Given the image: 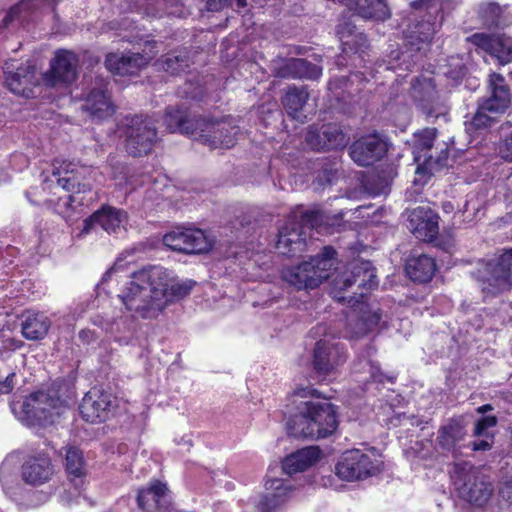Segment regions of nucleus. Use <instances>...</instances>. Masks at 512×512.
Returning a JSON list of instances; mask_svg holds the SVG:
<instances>
[{"instance_id": "f257e3e1", "label": "nucleus", "mask_w": 512, "mask_h": 512, "mask_svg": "<svg viewBox=\"0 0 512 512\" xmlns=\"http://www.w3.org/2000/svg\"><path fill=\"white\" fill-rule=\"evenodd\" d=\"M320 394L311 387L294 391L291 402L295 412L287 420L286 429L295 438L321 439L332 435L337 427V414L333 404L319 400Z\"/></svg>"}, {"instance_id": "f03ea898", "label": "nucleus", "mask_w": 512, "mask_h": 512, "mask_svg": "<svg viewBox=\"0 0 512 512\" xmlns=\"http://www.w3.org/2000/svg\"><path fill=\"white\" fill-rule=\"evenodd\" d=\"M410 7L414 12V20L405 31V45L407 50L391 51L386 69H396L393 61L401 58L415 57V63L429 49L436 32L440 29L443 20V4L441 0H413ZM405 61V59H403Z\"/></svg>"}, {"instance_id": "7ed1b4c3", "label": "nucleus", "mask_w": 512, "mask_h": 512, "mask_svg": "<svg viewBox=\"0 0 512 512\" xmlns=\"http://www.w3.org/2000/svg\"><path fill=\"white\" fill-rule=\"evenodd\" d=\"M162 275L164 272L156 266L145 267L131 275L119 298L134 317L153 319L165 309L164 294L156 285L163 280Z\"/></svg>"}, {"instance_id": "20e7f679", "label": "nucleus", "mask_w": 512, "mask_h": 512, "mask_svg": "<svg viewBox=\"0 0 512 512\" xmlns=\"http://www.w3.org/2000/svg\"><path fill=\"white\" fill-rule=\"evenodd\" d=\"M13 412L19 421L29 427L53 424L67 409L66 402L55 389L39 390L29 394Z\"/></svg>"}, {"instance_id": "39448f33", "label": "nucleus", "mask_w": 512, "mask_h": 512, "mask_svg": "<svg viewBox=\"0 0 512 512\" xmlns=\"http://www.w3.org/2000/svg\"><path fill=\"white\" fill-rule=\"evenodd\" d=\"M349 274L335 280L333 291L337 301L350 307L362 303L366 294L378 286L375 268L368 260L357 259L349 264Z\"/></svg>"}, {"instance_id": "423d86ee", "label": "nucleus", "mask_w": 512, "mask_h": 512, "mask_svg": "<svg viewBox=\"0 0 512 512\" xmlns=\"http://www.w3.org/2000/svg\"><path fill=\"white\" fill-rule=\"evenodd\" d=\"M335 254L336 251L332 247L325 246L321 254L283 270L282 277L297 290L315 289L330 277L335 265Z\"/></svg>"}, {"instance_id": "0eeeda50", "label": "nucleus", "mask_w": 512, "mask_h": 512, "mask_svg": "<svg viewBox=\"0 0 512 512\" xmlns=\"http://www.w3.org/2000/svg\"><path fill=\"white\" fill-rule=\"evenodd\" d=\"M322 216L317 210L292 213L279 228L276 249L280 254L293 257L305 250L307 232L320 225Z\"/></svg>"}, {"instance_id": "6e6552de", "label": "nucleus", "mask_w": 512, "mask_h": 512, "mask_svg": "<svg viewBox=\"0 0 512 512\" xmlns=\"http://www.w3.org/2000/svg\"><path fill=\"white\" fill-rule=\"evenodd\" d=\"M512 248L489 261H482L472 276L485 297H494L512 288Z\"/></svg>"}, {"instance_id": "1a4fd4ad", "label": "nucleus", "mask_w": 512, "mask_h": 512, "mask_svg": "<svg viewBox=\"0 0 512 512\" xmlns=\"http://www.w3.org/2000/svg\"><path fill=\"white\" fill-rule=\"evenodd\" d=\"M451 479L459 496L475 505H484L492 495V483L468 462L456 464Z\"/></svg>"}, {"instance_id": "9d476101", "label": "nucleus", "mask_w": 512, "mask_h": 512, "mask_svg": "<svg viewBox=\"0 0 512 512\" xmlns=\"http://www.w3.org/2000/svg\"><path fill=\"white\" fill-rule=\"evenodd\" d=\"M381 465L382 461L375 448L367 452L352 449L342 454L335 470L342 480L355 481L376 475Z\"/></svg>"}, {"instance_id": "9b49d317", "label": "nucleus", "mask_w": 512, "mask_h": 512, "mask_svg": "<svg viewBox=\"0 0 512 512\" xmlns=\"http://www.w3.org/2000/svg\"><path fill=\"white\" fill-rule=\"evenodd\" d=\"M123 133L126 151L133 157L147 155L157 141L155 124L148 116L135 115L126 118Z\"/></svg>"}, {"instance_id": "f8f14e48", "label": "nucleus", "mask_w": 512, "mask_h": 512, "mask_svg": "<svg viewBox=\"0 0 512 512\" xmlns=\"http://www.w3.org/2000/svg\"><path fill=\"white\" fill-rule=\"evenodd\" d=\"M197 127L195 140L211 149L233 147L240 133L239 126L231 116L221 120H209L201 117Z\"/></svg>"}, {"instance_id": "ddd939ff", "label": "nucleus", "mask_w": 512, "mask_h": 512, "mask_svg": "<svg viewBox=\"0 0 512 512\" xmlns=\"http://www.w3.org/2000/svg\"><path fill=\"white\" fill-rule=\"evenodd\" d=\"M163 244L173 251L186 254L204 253L211 247L202 230L184 227H177L166 233Z\"/></svg>"}, {"instance_id": "4468645a", "label": "nucleus", "mask_w": 512, "mask_h": 512, "mask_svg": "<svg viewBox=\"0 0 512 512\" xmlns=\"http://www.w3.org/2000/svg\"><path fill=\"white\" fill-rule=\"evenodd\" d=\"M347 360L343 345L328 339L319 340L313 352V368L318 377L334 374L336 369Z\"/></svg>"}, {"instance_id": "2eb2a0df", "label": "nucleus", "mask_w": 512, "mask_h": 512, "mask_svg": "<svg viewBox=\"0 0 512 512\" xmlns=\"http://www.w3.org/2000/svg\"><path fill=\"white\" fill-rule=\"evenodd\" d=\"M349 138L342 128L333 123L311 125L305 135L307 146L315 151H329L343 149Z\"/></svg>"}, {"instance_id": "dca6fc26", "label": "nucleus", "mask_w": 512, "mask_h": 512, "mask_svg": "<svg viewBox=\"0 0 512 512\" xmlns=\"http://www.w3.org/2000/svg\"><path fill=\"white\" fill-rule=\"evenodd\" d=\"M78 58L75 53L67 50H59L50 62V69L44 74L47 85L71 84L78 75Z\"/></svg>"}, {"instance_id": "f3484780", "label": "nucleus", "mask_w": 512, "mask_h": 512, "mask_svg": "<svg viewBox=\"0 0 512 512\" xmlns=\"http://www.w3.org/2000/svg\"><path fill=\"white\" fill-rule=\"evenodd\" d=\"M387 143L377 134L362 136L349 148L351 159L359 166H369L387 153Z\"/></svg>"}, {"instance_id": "a211bd4d", "label": "nucleus", "mask_w": 512, "mask_h": 512, "mask_svg": "<svg viewBox=\"0 0 512 512\" xmlns=\"http://www.w3.org/2000/svg\"><path fill=\"white\" fill-rule=\"evenodd\" d=\"M469 41L482 49L498 63L506 65L512 62V38L505 35L475 33L469 37Z\"/></svg>"}, {"instance_id": "6ab92c4d", "label": "nucleus", "mask_w": 512, "mask_h": 512, "mask_svg": "<svg viewBox=\"0 0 512 512\" xmlns=\"http://www.w3.org/2000/svg\"><path fill=\"white\" fill-rule=\"evenodd\" d=\"M111 409V394L97 389H93L86 393L79 406L82 418L91 423L107 420L111 413Z\"/></svg>"}, {"instance_id": "aec40b11", "label": "nucleus", "mask_w": 512, "mask_h": 512, "mask_svg": "<svg viewBox=\"0 0 512 512\" xmlns=\"http://www.w3.org/2000/svg\"><path fill=\"white\" fill-rule=\"evenodd\" d=\"M489 96L481 101L484 109L492 114H502L510 106L512 96L511 90L503 75L491 73L488 79Z\"/></svg>"}, {"instance_id": "412c9836", "label": "nucleus", "mask_w": 512, "mask_h": 512, "mask_svg": "<svg viewBox=\"0 0 512 512\" xmlns=\"http://www.w3.org/2000/svg\"><path fill=\"white\" fill-rule=\"evenodd\" d=\"M376 349L372 344H368L365 350L358 355L357 361L354 363V373L360 375L359 382L370 383H394L396 377L394 375L384 374L378 364L372 359Z\"/></svg>"}, {"instance_id": "4be33fe9", "label": "nucleus", "mask_w": 512, "mask_h": 512, "mask_svg": "<svg viewBox=\"0 0 512 512\" xmlns=\"http://www.w3.org/2000/svg\"><path fill=\"white\" fill-rule=\"evenodd\" d=\"M137 503L144 512H168L170 497L166 484L156 480L146 488L140 489Z\"/></svg>"}, {"instance_id": "5701e85b", "label": "nucleus", "mask_w": 512, "mask_h": 512, "mask_svg": "<svg viewBox=\"0 0 512 512\" xmlns=\"http://www.w3.org/2000/svg\"><path fill=\"white\" fill-rule=\"evenodd\" d=\"M126 222L127 214L125 211L111 206H103L85 219L83 232L88 233L95 225H99L108 233H117L121 228H124Z\"/></svg>"}, {"instance_id": "b1692460", "label": "nucleus", "mask_w": 512, "mask_h": 512, "mask_svg": "<svg viewBox=\"0 0 512 512\" xmlns=\"http://www.w3.org/2000/svg\"><path fill=\"white\" fill-rule=\"evenodd\" d=\"M149 58L141 53H110L106 56L105 65L114 74L136 75L148 64Z\"/></svg>"}, {"instance_id": "393cba45", "label": "nucleus", "mask_w": 512, "mask_h": 512, "mask_svg": "<svg viewBox=\"0 0 512 512\" xmlns=\"http://www.w3.org/2000/svg\"><path fill=\"white\" fill-rule=\"evenodd\" d=\"M292 492V486L288 481L277 478L268 479L265 483V493L258 503V509L261 512H270L285 503Z\"/></svg>"}, {"instance_id": "a878e982", "label": "nucleus", "mask_w": 512, "mask_h": 512, "mask_svg": "<svg viewBox=\"0 0 512 512\" xmlns=\"http://www.w3.org/2000/svg\"><path fill=\"white\" fill-rule=\"evenodd\" d=\"M66 470L69 475L74 476L72 479L73 482V491H65L63 496V501L67 504L73 502V498H75V502H79V498L81 497V486L84 484V460L82 452L77 447H69L66 451Z\"/></svg>"}, {"instance_id": "bb28decb", "label": "nucleus", "mask_w": 512, "mask_h": 512, "mask_svg": "<svg viewBox=\"0 0 512 512\" xmlns=\"http://www.w3.org/2000/svg\"><path fill=\"white\" fill-rule=\"evenodd\" d=\"M409 228L416 238L432 241L439 232L438 216L431 210L414 209L409 217Z\"/></svg>"}, {"instance_id": "cd10ccee", "label": "nucleus", "mask_w": 512, "mask_h": 512, "mask_svg": "<svg viewBox=\"0 0 512 512\" xmlns=\"http://www.w3.org/2000/svg\"><path fill=\"white\" fill-rule=\"evenodd\" d=\"M19 320L22 336L30 341L44 339L52 324L45 313L34 310L24 311Z\"/></svg>"}, {"instance_id": "c85d7f7f", "label": "nucleus", "mask_w": 512, "mask_h": 512, "mask_svg": "<svg viewBox=\"0 0 512 512\" xmlns=\"http://www.w3.org/2000/svg\"><path fill=\"white\" fill-rule=\"evenodd\" d=\"M53 475L50 459L45 454L29 457L22 465V479L33 486L48 482Z\"/></svg>"}, {"instance_id": "c756f323", "label": "nucleus", "mask_w": 512, "mask_h": 512, "mask_svg": "<svg viewBox=\"0 0 512 512\" xmlns=\"http://www.w3.org/2000/svg\"><path fill=\"white\" fill-rule=\"evenodd\" d=\"M411 95L427 116L434 115L438 105V92L432 79L415 78L411 84Z\"/></svg>"}, {"instance_id": "7c9ffc66", "label": "nucleus", "mask_w": 512, "mask_h": 512, "mask_svg": "<svg viewBox=\"0 0 512 512\" xmlns=\"http://www.w3.org/2000/svg\"><path fill=\"white\" fill-rule=\"evenodd\" d=\"M83 107L97 120L105 119L113 114L114 108L110 96L107 94V83L105 81L101 80L98 86L89 92Z\"/></svg>"}, {"instance_id": "2f4dec72", "label": "nucleus", "mask_w": 512, "mask_h": 512, "mask_svg": "<svg viewBox=\"0 0 512 512\" xmlns=\"http://www.w3.org/2000/svg\"><path fill=\"white\" fill-rule=\"evenodd\" d=\"M160 268L162 272H164L163 280L161 283L156 282L159 290L164 294L163 300L165 302V307L176 300L182 299L187 296L195 282L192 280H179L173 276V273L168 269L162 266H156Z\"/></svg>"}, {"instance_id": "473e14b6", "label": "nucleus", "mask_w": 512, "mask_h": 512, "mask_svg": "<svg viewBox=\"0 0 512 512\" xmlns=\"http://www.w3.org/2000/svg\"><path fill=\"white\" fill-rule=\"evenodd\" d=\"M277 75L282 78L317 80L322 75V67L306 59L291 58L278 68Z\"/></svg>"}, {"instance_id": "72a5a7b5", "label": "nucleus", "mask_w": 512, "mask_h": 512, "mask_svg": "<svg viewBox=\"0 0 512 512\" xmlns=\"http://www.w3.org/2000/svg\"><path fill=\"white\" fill-rule=\"evenodd\" d=\"M14 68L13 62L5 64V83L12 93L27 96L26 90L34 78L35 68L31 65H25L19 66L16 71H13Z\"/></svg>"}, {"instance_id": "f704fd0d", "label": "nucleus", "mask_w": 512, "mask_h": 512, "mask_svg": "<svg viewBox=\"0 0 512 512\" xmlns=\"http://www.w3.org/2000/svg\"><path fill=\"white\" fill-rule=\"evenodd\" d=\"M337 35L344 53H362L368 48V40L363 32L357 31L355 25L345 20L337 25Z\"/></svg>"}, {"instance_id": "c9c22d12", "label": "nucleus", "mask_w": 512, "mask_h": 512, "mask_svg": "<svg viewBox=\"0 0 512 512\" xmlns=\"http://www.w3.org/2000/svg\"><path fill=\"white\" fill-rule=\"evenodd\" d=\"M465 436L464 426L459 421L451 419L439 428L436 443L443 452L454 453L461 447V442L465 439Z\"/></svg>"}, {"instance_id": "e433bc0d", "label": "nucleus", "mask_w": 512, "mask_h": 512, "mask_svg": "<svg viewBox=\"0 0 512 512\" xmlns=\"http://www.w3.org/2000/svg\"><path fill=\"white\" fill-rule=\"evenodd\" d=\"M200 119V116H190L179 109H168L164 121L171 132H180L195 140Z\"/></svg>"}, {"instance_id": "4c0bfd02", "label": "nucleus", "mask_w": 512, "mask_h": 512, "mask_svg": "<svg viewBox=\"0 0 512 512\" xmlns=\"http://www.w3.org/2000/svg\"><path fill=\"white\" fill-rule=\"evenodd\" d=\"M320 458L318 447H306L288 455L282 462V470L288 475L303 472Z\"/></svg>"}, {"instance_id": "58836bf2", "label": "nucleus", "mask_w": 512, "mask_h": 512, "mask_svg": "<svg viewBox=\"0 0 512 512\" xmlns=\"http://www.w3.org/2000/svg\"><path fill=\"white\" fill-rule=\"evenodd\" d=\"M405 270L411 280L426 283L432 279L436 263L434 258L426 254L412 255L406 263Z\"/></svg>"}, {"instance_id": "ea45409f", "label": "nucleus", "mask_w": 512, "mask_h": 512, "mask_svg": "<svg viewBox=\"0 0 512 512\" xmlns=\"http://www.w3.org/2000/svg\"><path fill=\"white\" fill-rule=\"evenodd\" d=\"M309 98L307 87L301 86L289 87L285 96L282 99L283 106L293 119L299 122H305L306 116L302 114V109Z\"/></svg>"}, {"instance_id": "a19ab883", "label": "nucleus", "mask_w": 512, "mask_h": 512, "mask_svg": "<svg viewBox=\"0 0 512 512\" xmlns=\"http://www.w3.org/2000/svg\"><path fill=\"white\" fill-rule=\"evenodd\" d=\"M0 483L5 495L17 504L20 511L25 510L26 506L19 497L22 496L23 489L17 483L16 474L8 459H5L0 466Z\"/></svg>"}, {"instance_id": "79ce46f5", "label": "nucleus", "mask_w": 512, "mask_h": 512, "mask_svg": "<svg viewBox=\"0 0 512 512\" xmlns=\"http://www.w3.org/2000/svg\"><path fill=\"white\" fill-rule=\"evenodd\" d=\"M508 6H500L496 2L484 1L478 6V16L482 24L488 28H500L508 25Z\"/></svg>"}, {"instance_id": "37998d69", "label": "nucleus", "mask_w": 512, "mask_h": 512, "mask_svg": "<svg viewBox=\"0 0 512 512\" xmlns=\"http://www.w3.org/2000/svg\"><path fill=\"white\" fill-rule=\"evenodd\" d=\"M156 65L170 74L183 72L190 65L188 52L185 49L169 52L158 59Z\"/></svg>"}, {"instance_id": "c03bdc74", "label": "nucleus", "mask_w": 512, "mask_h": 512, "mask_svg": "<svg viewBox=\"0 0 512 512\" xmlns=\"http://www.w3.org/2000/svg\"><path fill=\"white\" fill-rule=\"evenodd\" d=\"M382 314L376 310H363L354 322L349 323L352 337L359 338L373 331L380 323Z\"/></svg>"}, {"instance_id": "a18cd8bd", "label": "nucleus", "mask_w": 512, "mask_h": 512, "mask_svg": "<svg viewBox=\"0 0 512 512\" xmlns=\"http://www.w3.org/2000/svg\"><path fill=\"white\" fill-rule=\"evenodd\" d=\"M136 323L132 318L120 317L112 323H108L104 329L114 336L116 342L121 345L131 344L134 337Z\"/></svg>"}, {"instance_id": "49530a36", "label": "nucleus", "mask_w": 512, "mask_h": 512, "mask_svg": "<svg viewBox=\"0 0 512 512\" xmlns=\"http://www.w3.org/2000/svg\"><path fill=\"white\" fill-rule=\"evenodd\" d=\"M53 166L51 175L46 176L44 182L56 183L57 186L66 191L80 192L81 185L73 171L62 169V167L58 168L55 165Z\"/></svg>"}, {"instance_id": "de8ad7c7", "label": "nucleus", "mask_w": 512, "mask_h": 512, "mask_svg": "<svg viewBox=\"0 0 512 512\" xmlns=\"http://www.w3.org/2000/svg\"><path fill=\"white\" fill-rule=\"evenodd\" d=\"M497 114H492L488 109H484V104L478 103L476 113L473 115L469 126L475 130L485 129L493 124Z\"/></svg>"}, {"instance_id": "09e8293b", "label": "nucleus", "mask_w": 512, "mask_h": 512, "mask_svg": "<svg viewBox=\"0 0 512 512\" xmlns=\"http://www.w3.org/2000/svg\"><path fill=\"white\" fill-rule=\"evenodd\" d=\"M436 137V131L433 128H426L414 133V146L420 151H430Z\"/></svg>"}, {"instance_id": "8fccbe9b", "label": "nucleus", "mask_w": 512, "mask_h": 512, "mask_svg": "<svg viewBox=\"0 0 512 512\" xmlns=\"http://www.w3.org/2000/svg\"><path fill=\"white\" fill-rule=\"evenodd\" d=\"M497 423L498 419L496 416H481L475 422L473 436H494L490 430L494 428Z\"/></svg>"}, {"instance_id": "3c124183", "label": "nucleus", "mask_w": 512, "mask_h": 512, "mask_svg": "<svg viewBox=\"0 0 512 512\" xmlns=\"http://www.w3.org/2000/svg\"><path fill=\"white\" fill-rule=\"evenodd\" d=\"M23 9L20 5H15L10 8V10L6 13L2 20V24L0 25V30L2 29H13L19 26L22 23Z\"/></svg>"}, {"instance_id": "603ef678", "label": "nucleus", "mask_w": 512, "mask_h": 512, "mask_svg": "<svg viewBox=\"0 0 512 512\" xmlns=\"http://www.w3.org/2000/svg\"><path fill=\"white\" fill-rule=\"evenodd\" d=\"M477 438L471 443L474 451H487L492 448L494 436H478Z\"/></svg>"}, {"instance_id": "864d4df0", "label": "nucleus", "mask_w": 512, "mask_h": 512, "mask_svg": "<svg viewBox=\"0 0 512 512\" xmlns=\"http://www.w3.org/2000/svg\"><path fill=\"white\" fill-rule=\"evenodd\" d=\"M15 373L9 372L3 381H0V397L4 394H9L15 386Z\"/></svg>"}, {"instance_id": "5fc2aeb1", "label": "nucleus", "mask_w": 512, "mask_h": 512, "mask_svg": "<svg viewBox=\"0 0 512 512\" xmlns=\"http://www.w3.org/2000/svg\"><path fill=\"white\" fill-rule=\"evenodd\" d=\"M430 177V174L427 172L426 168L422 166H418L416 169V177L413 181L414 185L423 186L426 184Z\"/></svg>"}, {"instance_id": "6e6d98bb", "label": "nucleus", "mask_w": 512, "mask_h": 512, "mask_svg": "<svg viewBox=\"0 0 512 512\" xmlns=\"http://www.w3.org/2000/svg\"><path fill=\"white\" fill-rule=\"evenodd\" d=\"M79 339L83 344H90L97 339V334L90 329H82L79 332Z\"/></svg>"}, {"instance_id": "4d7b16f0", "label": "nucleus", "mask_w": 512, "mask_h": 512, "mask_svg": "<svg viewBox=\"0 0 512 512\" xmlns=\"http://www.w3.org/2000/svg\"><path fill=\"white\" fill-rule=\"evenodd\" d=\"M335 173H336V169L335 168H333V167H330L329 169L325 168L323 170L322 174H320L318 176V179L321 182H326V183L330 184L333 181Z\"/></svg>"}, {"instance_id": "13d9d810", "label": "nucleus", "mask_w": 512, "mask_h": 512, "mask_svg": "<svg viewBox=\"0 0 512 512\" xmlns=\"http://www.w3.org/2000/svg\"><path fill=\"white\" fill-rule=\"evenodd\" d=\"M227 0H207V7L210 11H217L221 9L223 3Z\"/></svg>"}, {"instance_id": "bf43d9fd", "label": "nucleus", "mask_w": 512, "mask_h": 512, "mask_svg": "<svg viewBox=\"0 0 512 512\" xmlns=\"http://www.w3.org/2000/svg\"><path fill=\"white\" fill-rule=\"evenodd\" d=\"M491 410H493V407L490 404H484L476 409L477 413L481 414L482 416H485V414Z\"/></svg>"}, {"instance_id": "052dcab7", "label": "nucleus", "mask_w": 512, "mask_h": 512, "mask_svg": "<svg viewBox=\"0 0 512 512\" xmlns=\"http://www.w3.org/2000/svg\"><path fill=\"white\" fill-rule=\"evenodd\" d=\"M116 269H117L116 267H112L111 269L106 271V273L103 276V281H106L108 279V277H110L112 275V273H114L116 271Z\"/></svg>"}, {"instance_id": "680f3d73", "label": "nucleus", "mask_w": 512, "mask_h": 512, "mask_svg": "<svg viewBox=\"0 0 512 512\" xmlns=\"http://www.w3.org/2000/svg\"><path fill=\"white\" fill-rule=\"evenodd\" d=\"M464 74H465V67H464V66H460V67H459V70H458V72H457L456 77L463 76Z\"/></svg>"}, {"instance_id": "e2e57ef3", "label": "nucleus", "mask_w": 512, "mask_h": 512, "mask_svg": "<svg viewBox=\"0 0 512 512\" xmlns=\"http://www.w3.org/2000/svg\"><path fill=\"white\" fill-rule=\"evenodd\" d=\"M7 354L8 353L4 349L0 348V360H5Z\"/></svg>"}, {"instance_id": "0e129e2a", "label": "nucleus", "mask_w": 512, "mask_h": 512, "mask_svg": "<svg viewBox=\"0 0 512 512\" xmlns=\"http://www.w3.org/2000/svg\"><path fill=\"white\" fill-rule=\"evenodd\" d=\"M237 5L239 7H244L246 6V0H237Z\"/></svg>"}, {"instance_id": "69168bd1", "label": "nucleus", "mask_w": 512, "mask_h": 512, "mask_svg": "<svg viewBox=\"0 0 512 512\" xmlns=\"http://www.w3.org/2000/svg\"><path fill=\"white\" fill-rule=\"evenodd\" d=\"M425 158H426L427 162H430L432 160V155H429V156L425 155Z\"/></svg>"}, {"instance_id": "338daca9", "label": "nucleus", "mask_w": 512, "mask_h": 512, "mask_svg": "<svg viewBox=\"0 0 512 512\" xmlns=\"http://www.w3.org/2000/svg\"><path fill=\"white\" fill-rule=\"evenodd\" d=\"M69 200H70V202H74L75 201L74 196H69Z\"/></svg>"}, {"instance_id": "774afa93", "label": "nucleus", "mask_w": 512, "mask_h": 512, "mask_svg": "<svg viewBox=\"0 0 512 512\" xmlns=\"http://www.w3.org/2000/svg\"><path fill=\"white\" fill-rule=\"evenodd\" d=\"M49 183L50 184L48 185V188H51L53 183H51V182H49Z\"/></svg>"}]
</instances>
